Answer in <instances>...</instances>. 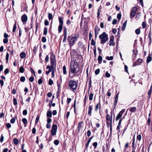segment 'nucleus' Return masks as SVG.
Returning <instances> with one entry per match:
<instances>
[{"label": "nucleus", "mask_w": 152, "mask_h": 152, "mask_svg": "<svg viewBox=\"0 0 152 152\" xmlns=\"http://www.w3.org/2000/svg\"><path fill=\"white\" fill-rule=\"evenodd\" d=\"M79 67L77 62L73 60L71 62L70 71L72 73L76 74L79 71Z\"/></svg>", "instance_id": "1"}, {"label": "nucleus", "mask_w": 152, "mask_h": 152, "mask_svg": "<svg viewBox=\"0 0 152 152\" xmlns=\"http://www.w3.org/2000/svg\"><path fill=\"white\" fill-rule=\"evenodd\" d=\"M78 35L76 34L74 36L69 37L68 40L70 47H71L75 44V42L78 39Z\"/></svg>", "instance_id": "2"}, {"label": "nucleus", "mask_w": 152, "mask_h": 152, "mask_svg": "<svg viewBox=\"0 0 152 152\" xmlns=\"http://www.w3.org/2000/svg\"><path fill=\"white\" fill-rule=\"evenodd\" d=\"M99 38L101 39V43L104 44L108 39L107 35L105 32H103L99 36Z\"/></svg>", "instance_id": "3"}, {"label": "nucleus", "mask_w": 152, "mask_h": 152, "mask_svg": "<svg viewBox=\"0 0 152 152\" xmlns=\"http://www.w3.org/2000/svg\"><path fill=\"white\" fill-rule=\"evenodd\" d=\"M69 86L70 87V89H72L73 91H74L76 89L77 85L75 81L71 80L69 83Z\"/></svg>", "instance_id": "4"}, {"label": "nucleus", "mask_w": 152, "mask_h": 152, "mask_svg": "<svg viewBox=\"0 0 152 152\" xmlns=\"http://www.w3.org/2000/svg\"><path fill=\"white\" fill-rule=\"evenodd\" d=\"M51 66H56V57L53 54H51L50 58Z\"/></svg>", "instance_id": "5"}, {"label": "nucleus", "mask_w": 152, "mask_h": 152, "mask_svg": "<svg viewBox=\"0 0 152 152\" xmlns=\"http://www.w3.org/2000/svg\"><path fill=\"white\" fill-rule=\"evenodd\" d=\"M57 129V126L56 125L53 124L52 125L51 130V134L52 136L56 135Z\"/></svg>", "instance_id": "6"}, {"label": "nucleus", "mask_w": 152, "mask_h": 152, "mask_svg": "<svg viewBox=\"0 0 152 152\" xmlns=\"http://www.w3.org/2000/svg\"><path fill=\"white\" fill-rule=\"evenodd\" d=\"M137 10V9L136 7H134L132 8L130 13V18H132L134 17L135 16Z\"/></svg>", "instance_id": "7"}, {"label": "nucleus", "mask_w": 152, "mask_h": 152, "mask_svg": "<svg viewBox=\"0 0 152 152\" xmlns=\"http://www.w3.org/2000/svg\"><path fill=\"white\" fill-rule=\"evenodd\" d=\"M112 113L111 114V117H110L108 114H107L106 116L107 124V126H108L109 124H110L111 121V124L112 123Z\"/></svg>", "instance_id": "8"}, {"label": "nucleus", "mask_w": 152, "mask_h": 152, "mask_svg": "<svg viewBox=\"0 0 152 152\" xmlns=\"http://www.w3.org/2000/svg\"><path fill=\"white\" fill-rule=\"evenodd\" d=\"M54 66H47V69H49L48 70V71H46V74L48 75V74L51 71H52L53 70H54L53 67Z\"/></svg>", "instance_id": "9"}, {"label": "nucleus", "mask_w": 152, "mask_h": 152, "mask_svg": "<svg viewBox=\"0 0 152 152\" xmlns=\"http://www.w3.org/2000/svg\"><path fill=\"white\" fill-rule=\"evenodd\" d=\"M21 20L23 24H26L27 20V15L25 14L23 15L21 17Z\"/></svg>", "instance_id": "10"}, {"label": "nucleus", "mask_w": 152, "mask_h": 152, "mask_svg": "<svg viewBox=\"0 0 152 152\" xmlns=\"http://www.w3.org/2000/svg\"><path fill=\"white\" fill-rule=\"evenodd\" d=\"M114 37H111L110 40V45H115V43L113 42Z\"/></svg>", "instance_id": "11"}, {"label": "nucleus", "mask_w": 152, "mask_h": 152, "mask_svg": "<svg viewBox=\"0 0 152 152\" xmlns=\"http://www.w3.org/2000/svg\"><path fill=\"white\" fill-rule=\"evenodd\" d=\"M129 110L130 112L134 113L136 110V107H132L129 109H128L127 110Z\"/></svg>", "instance_id": "12"}, {"label": "nucleus", "mask_w": 152, "mask_h": 152, "mask_svg": "<svg viewBox=\"0 0 152 152\" xmlns=\"http://www.w3.org/2000/svg\"><path fill=\"white\" fill-rule=\"evenodd\" d=\"M127 20H126L125 22L123 23V26L121 28V30L122 31H124L125 29L126 26L127 24Z\"/></svg>", "instance_id": "13"}, {"label": "nucleus", "mask_w": 152, "mask_h": 152, "mask_svg": "<svg viewBox=\"0 0 152 152\" xmlns=\"http://www.w3.org/2000/svg\"><path fill=\"white\" fill-rule=\"evenodd\" d=\"M99 31V28L97 26H96L95 28V31L96 36V34H98V32Z\"/></svg>", "instance_id": "14"}, {"label": "nucleus", "mask_w": 152, "mask_h": 152, "mask_svg": "<svg viewBox=\"0 0 152 152\" xmlns=\"http://www.w3.org/2000/svg\"><path fill=\"white\" fill-rule=\"evenodd\" d=\"M92 110V108L91 106H89L88 107V114L90 116L91 115V111Z\"/></svg>", "instance_id": "15"}, {"label": "nucleus", "mask_w": 152, "mask_h": 152, "mask_svg": "<svg viewBox=\"0 0 152 152\" xmlns=\"http://www.w3.org/2000/svg\"><path fill=\"white\" fill-rule=\"evenodd\" d=\"M52 116V111L50 110H48L47 113V116L48 117H51Z\"/></svg>", "instance_id": "16"}, {"label": "nucleus", "mask_w": 152, "mask_h": 152, "mask_svg": "<svg viewBox=\"0 0 152 152\" xmlns=\"http://www.w3.org/2000/svg\"><path fill=\"white\" fill-rule=\"evenodd\" d=\"M151 31L149 32L148 34V37L149 38V43L150 44H151V43L152 42V39H151Z\"/></svg>", "instance_id": "17"}, {"label": "nucleus", "mask_w": 152, "mask_h": 152, "mask_svg": "<svg viewBox=\"0 0 152 152\" xmlns=\"http://www.w3.org/2000/svg\"><path fill=\"white\" fill-rule=\"evenodd\" d=\"M58 20L59 21V25H63V20L62 18L60 17H58Z\"/></svg>", "instance_id": "18"}, {"label": "nucleus", "mask_w": 152, "mask_h": 152, "mask_svg": "<svg viewBox=\"0 0 152 152\" xmlns=\"http://www.w3.org/2000/svg\"><path fill=\"white\" fill-rule=\"evenodd\" d=\"M152 60V58L151 55H149L147 59V63H149Z\"/></svg>", "instance_id": "19"}, {"label": "nucleus", "mask_w": 152, "mask_h": 152, "mask_svg": "<svg viewBox=\"0 0 152 152\" xmlns=\"http://www.w3.org/2000/svg\"><path fill=\"white\" fill-rule=\"evenodd\" d=\"M20 56L21 58H23L25 57L26 54L24 52H22L20 53Z\"/></svg>", "instance_id": "20"}, {"label": "nucleus", "mask_w": 152, "mask_h": 152, "mask_svg": "<svg viewBox=\"0 0 152 152\" xmlns=\"http://www.w3.org/2000/svg\"><path fill=\"white\" fill-rule=\"evenodd\" d=\"M122 116V115L120 113H119L117 115V116H116V121H117L119 119H120V120L121 119V117Z\"/></svg>", "instance_id": "21"}, {"label": "nucleus", "mask_w": 152, "mask_h": 152, "mask_svg": "<svg viewBox=\"0 0 152 152\" xmlns=\"http://www.w3.org/2000/svg\"><path fill=\"white\" fill-rule=\"evenodd\" d=\"M119 94V93H118L117 95L116 96L115 100V106H116V104H117V102L118 100V95Z\"/></svg>", "instance_id": "22"}, {"label": "nucleus", "mask_w": 152, "mask_h": 152, "mask_svg": "<svg viewBox=\"0 0 152 152\" xmlns=\"http://www.w3.org/2000/svg\"><path fill=\"white\" fill-rule=\"evenodd\" d=\"M63 25H59L58 28V30L59 32L60 33L61 31Z\"/></svg>", "instance_id": "23"}, {"label": "nucleus", "mask_w": 152, "mask_h": 152, "mask_svg": "<svg viewBox=\"0 0 152 152\" xmlns=\"http://www.w3.org/2000/svg\"><path fill=\"white\" fill-rule=\"evenodd\" d=\"M99 106H100L99 108L100 109V107H101L100 102L99 103L96 105L95 108V110L96 111H97Z\"/></svg>", "instance_id": "24"}, {"label": "nucleus", "mask_w": 152, "mask_h": 152, "mask_svg": "<svg viewBox=\"0 0 152 152\" xmlns=\"http://www.w3.org/2000/svg\"><path fill=\"white\" fill-rule=\"evenodd\" d=\"M102 56H99L98 58V62L99 64H101V61H102Z\"/></svg>", "instance_id": "25"}, {"label": "nucleus", "mask_w": 152, "mask_h": 152, "mask_svg": "<svg viewBox=\"0 0 152 152\" xmlns=\"http://www.w3.org/2000/svg\"><path fill=\"white\" fill-rule=\"evenodd\" d=\"M13 142L15 145H17L19 143L18 140L16 138H15L13 140Z\"/></svg>", "instance_id": "26"}, {"label": "nucleus", "mask_w": 152, "mask_h": 152, "mask_svg": "<svg viewBox=\"0 0 152 152\" xmlns=\"http://www.w3.org/2000/svg\"><path fill=\"white\" fill-rule=\"evenodd\" d=\"M9 56V54L8 53H6V63H8Z\"/></svg>", "instance_id": "27"}, {"label": "nucleus", "mask_w": 152, "mask_h": 152, "mask_svg": "<svg viewBox=\"0 0 152 152\" xmlns=\"http://www.w3.org/2000/svg\"><path fill=\"white\" fill-rule=\"evenodd\" d=\"M48 17L49 20H51L53 18V16L52 14L51 13H49L48 14Z\"/></svg>", "instance_id": "28"}, {"label": "nucleus", "mask_w": 152, "mask_h": 152, "mask_svg": "<svg viewBox=\"0 0 152 152\" xmlns=\"http://www.w3.org/2000/svg\"><path fill=\"white\" fill-rule=\"evenodd\" d=\"M63 72L64 74L66 75V68L65 66L63 67Z\"/></svg>", "instance_id": "29"}, {"label": "nucleus", "mask_w": 152, "mask_h": 152, "mask_svg": "<svg viewBox=\"0 0 152 152\" xmlns=\"http://www.w3.org/2000/svg\"><path fill=\"white\" fill-rule=\"evenodd\" d=\"M47 28L46 27H45L44 29L43 34L44 35H46L47 33Z\"/></svg>", "instance_id": "30"}, {"label": "nucleus", "mask_w": 152, "mask_h": 152, "mask_svg": "<svg viewBox=\"0 0 152 152\" xmlns=\"http://www.w3.org/2000/svg\"><path fill=\"white\" fill-rule=\"evenodd\" d=\"M78 45L79 47L80 48H83L84 46V45H83V43L81 42H79L78 43Z\"/></svg>", "instance_id": "31"}, {"label": "nucleus", "mask_w": 152, "mask_h": 152, "mask_svg": "<svg viewBox=\"0 0 152 152\" xmlns=\"http://www.w3.org/2000/svg\"><path fill=\"white\" fill-rule=\"evenodd\" d=\"M82 123V122H80L78 125L77 127L79 131H80L81 129Z\"/></svg>", "instance_id": "32"}, {"label": "nucleus", "mask_w": 152, "mask_h": 152, "mask_svg": "<svg viewBox=\"0 0 152 152\" xmlns=\"http://www.w3.org/2000/svg\"><path fill=\"white\" fill-rule=\"evenodd\" d=\"M22 122L24 124L26 125L27 123V119L25 118H23L22 119Z\"/></svg>", "instance_id": "33"}, {"label": "nucleus", "mask_w": 152, "mask_h": 152, "mask_svg": "<svg viewBox=\"0 0 152 152\" xmlns=\"http://www.w3.org/2000/svg\"><path fill=\"white\" fill-rule=\"evenodd\" d=\"M16 28H17V26H16V22H15V24L14 25L13 27V29H12L13 32H15V31L16 30Z\"/></svg>", "instance_id": "34"}, {"label": "nucleus", "mask_w": 152, "mask_h": 152, "mask_svg": "<svg viewBox=\"0 0 152 152\" xmlns=\"http://www.w3.org/2000/svg\"><path fill=\"white\" fill-rule=\"evenodd\" d=\"M24 69L23 67L22 66H21L19 69V71L21 73H23L24 72Z\"/></svg>", "instance_id": "35"}, {"label": "nucleus", "mask_w": 152, "mask_h": 152, "mask_svg": "<svg viewBox=\"0 0 152 152\" xmlns=\"http://www.w3.org/2000/svg\"><path fill=\"white\" fill-rule=\"evenodd\" d=\"M93 94L92 93H91L89 96V99L90 100H92L93 99Z\"/></svg>", "instance_id": "36"}, {"label": "nucleus", "mask_w": 152, "mask_h": 152, "mask_svg": "<svg viewBox=\"0 0 152 152\" xmlns=\"http://www.w3.org/2000/svg\"><path fill=\"white\" fill-rule=\"evenodd\" d=\"M20 81L22 82H24L25 80V78L24 76H22L20 79Z\"/></svg>", "instance_id": "37"}, {"label": "nucleus", "mask_w": 152, "mask_h": 152, "mask_svg": "<svg viewBox=\"0 0 152 152\" xmlns=\"http://www.w3.org/2000/svg\"><path fill=\"white\" fill-rule=\"evenodd\" d=\"M13 104L15 105H16L17 104V101L15 98H14L13 99Z\"/></svg>", "instance_id": "38"}, {"label": "nucleus", "mask_w": 152, "mask_h": 152, "mask_svg": "<svg viewBox=\"0 0 152 152\" xmlns=\"http://www.w3.org/2000/svg\"><path fill=\"white\" fill-rule=\"evenodd\" d=\"M106 59L108 60H112L113 59V57L112 56H107L106 57Z\"/></svg>", "instance_id": "39"}, {"label": "nucleus", "mask_w": 152, "mask_h": 152, "mask_svg": "<svg viewBox=\"0 0 152 152\" xmlns=\"http://www.w3.org/2000/svg\"><path fill=\"white\" fill-rule=\"evenodd\" d=\"M142 26L143 28H144L146 27V25L145 23L144 22H142Z\"/></svg>", "instance_id": "40"}, {"label": "nucleus", "mask_w": 152, "mask_h": 152, "mask_svg": "<svg viewBox=\"0 0 152 152\" xmlns=\"http://www.w3.org/2000/svg\"><path fill=\"white\" fill-rule=\"evenodd\" d=\"M54 144L56 145H58L59 143V141L57 140H55L54 141Z\"/></svg>", "instance_id": "41"}, {"label": "nucleus", "mask_w": 152, "mask_h": 152, "mask_svg": "<svg viewBox=\"0 0 152 152\" xmlns=\"http://www.w3.org/2000/svg\"><path fill=\"white\" fill-rule=\"evenodd\" d=\"M135 33L137 34H139L140 33V31L139 29H137L135 30Z\"/></svg>", "instance_id": "42"}, {"label": "nucleus", "mask_w": 152, "mask_h": 152, "mask_svg": "<svg viewBox=\"0 0 152 152\" xmlns=\"http://www.w3.org/2000/svg\"><path fill=\"white\" fill-rule=\"evenodd\" d=\"M133 54L134 55V57H136V55L137 53V50H133Z\"/></svg>", "instance_id": "43"}, {"label": "nucleus", "mask_w": 152, "mask_h": 152, "mask_svg": "<svg viewBox=\"0 0 152 152\" xmlns=\"http://www.w3.org/2000/svg\"><path fill=\"white\" fill-rule=\"evenodd\" d=\"M48 84L50 85H52L53 84V81L51 79L49 80Z\"/></svg>", "instance_id": "44"}, {"label": "nucleus", "mask_w": 152, "mask_h": 152, "mask_svg": "<svg viewBox=\"0 0 152 152\" xmlns=\"http://www.w3.org/2000/svg\"><path fill=\"white\" fill-rule=\"evenodd\" d=\"M122 121V119H120L119 120V122L118 123V125L117 127V129H119V126L121 124V123Z\"/></svg>", "instance_id": "45"}, {"label": "nucleus", "mask_w": 152, "mask_h": 152, "mask_svg": "<svg viewBox=\"0 0 152 152\" xmlns=\"http://www.w3.org/2000/svg\"><path fill=\"white\" fill-rule=\"evenodd\" d=\"M15 118H14L10 120V123L11 124H14L15 122Z\"/></svg>", "instance_id": "46"}, {"label": "nucleus", "mask_w": 152, "mask_h": 152, "mask_svg": "<svg viewBox=\"0 0 152 152\" xmlns=\"http://www.w3.org/2000/svg\"><path fill=\"white\" fill-rule=\"evenodd\" d=\"M43 82L42 79V78H40L38 80V83L39 84H41Z\"/></svg>", "instance_id": "47"}, {"label": "nucleus", "mask_w": 152, "mask_h": 152, "mask_svg": "<svg viewBox=\"0 0 152 152\" xmlns=\"http://www.w3.org/2000/svg\"><path fill=\"white\" fill-rule=\"evenodd\" d=\"M64 35V39L63 41V42H66V36L67 35Z\"/></svg>", "instance_id": "48"}, {"label": "nucleus", "mask_w": 152, "mask_h": 152, "mask_svg": "<svg viewBox=\"0 0 152 152\" xmlns=\"http://www.w3.org/2000/svg\"><path fill=\"white\" fill-rule=\"evenodd\" d=\"M99 72H100V69H96L95 70V73L96 75H98L99 73Z\"/></svg>", "instance_id": "49"}, {"label": "nucleus", "mask_w": 152, "mask_h": 152, "mask_svg": "<svg viewBox=\"0 0 152 152\" xmlns=\"http://www.w3.org/2000/svg\"><path fill=\"white\" fill-rule=\"evenodd\" d=\"M27 110H24L23 112V114L24 115H26L27 114Z\"/></svg>", "instance_id": "50"}, {"label": "nucleus", "mask_w": 152, "mask_h": 152, "mask_svg": "<svg viewBox=\"0 0 152 152\" xmlns=\"http://www.w3.org/2000/svg\"><path fill=\"white\" fill-rule=\"evenodd\" d=\"M42 41L43 42H46V38L45 37H42Z\"/></svg>", "instance_id": "51"}, {"label": "nucleus", "mask_w": 152, "mask_h": 152, "mask_svg": "<svg viewBox=\"0 0 152 152\" xmlns=\"http://www.w3.org/2000/svg\"><path fill=\"white\" fill-rule=\"evenodd\" d=\"M44 24L46 26H47L49 25V23L47 20H45L44 22Z\"/></svg>", "instance_id": "52"}, {"label": "nucleus", "mask_w": 152, "mask_h": 152, "mask_svg": "<svg viewBox=\"0 0 152 152\" xmlns=\"http://www.w3.org/2000/svg\"><path fill=\"white\" fill-rule=\"evenodd\" d=\"M4 139V137L3 135V134H2L1 135V136L0 138V141L1 142H2Z\"/></svg>", "instance_id": "53"}, {"label": "nucleus", "mask_w": 152, "mask_h": 152, "mask_svg": "<svg viewBox=\"0 0 152 152\" xmlns=\"http://www.w3.org/2000/svg\"><path fill=\"white\" fill-rule=\"evenodd\" d=\"M8 42V39L7 38H4L3 39V42L4 44L7 43Z\"/></svg>", "instance_id": "54"}, {"label": "nucleus", "mask_w": 152, "mask_h": 152, "mask_svg": "<svg viewBox=\"0 0 152 152\" xmlns=\"http://www.w3.org/2000/svg\"><path fill=\"white\" fill-rule=\"evenodd\" d=\"M49 57L48 55H47L45 58V61L46 62H48L49 61Z\"/></svg>", "instance_id": "55"}, {"label": "nucleus", "mask_w": 152, "mask_h": 152, "mask_svg": "<svg viewBox=\"0 0 152 152\" xmlns=\"http://www.w3.org/2000/svg\"><path fill=\"white\" fill-rule=\"evenodd\" d=\"M117 22V20L116 19H114L112 22V24L113 25L115 24Z\"/></svg>", "instance_id": "56"}, {"label": "nucleus", "mask_w": 152, "mask_h": 152, "mask_svg": "<svg viewBox=\"0 0 152 152\" xmlns=\"http://www.w3.org/2000/svg\"><path fill=\"white\" fill-rule=\"evenodd\" d=\"M9 70L8 68L6 69L4 71V73L7 74L9 73Z\"/></svg>", "instance_id": "57"}, {"label": "nucleus", "mask_w": 152, "mask_h": 152, "mask_svg": "<svg viewBox=\"0 0 152 152\" xmlns=\"http://www.w3.org/2000/svg\"><path fill=\"white\" fill-rule=\"evenodd\" d=\"M121 18V14L120 13H118L117 15V18L120 20Z\"/></svg>", "instance_id": "58"}, {"label": "nucleus", "mask_w": 152, "mask_h": 152, "mask_svg": "<svg viewBox=\"0 0 152 152\" xmlns=\"http://www.w3.org/2000/svg\"><path fill=\"white\" fill-rule=\"evenodd\" d=\"M105 76L107 77H109L110 76V75L107 72H106L105 73Z\"/></svg>", "instance_id": "59"}, {"label": "nucleus", "mask_w": 152, "mask_h": 152, "mask_svg": "<svg viewBox=\"0 0 152 152\" xmlns=\"http://www.w3.org/2000/svg\"><path fill=\"white\" fill-rule=\"evenodd\" d=\"M137 139L139 140H141V136L140 134L138 135L137 137Z\"/></svg>", "instance_id": "60"}, {"label": "nucleus", "mask_w": 152, "mask_h": 152, "mask_svg": "<svg viewBox=\"0 0 152 152\" xmlns=\"http://www.w3.org/2000/svg\"><path fill=\"white\" fill-rule=\"evenodd\" d=\"M91 45H95V42L93 39H92L91 40Z\"/></svg>", "instance_id": "61"}, {"label": "nucleus", "mask_w": 152, "mask_h": 152, "mask_svg": "<svg viewBox=\"0 0 152 152\" xmlns=\"http://www.w3.org/2000/svg\"><path fill=\"white\" fill-rule=\"evenodd\" d=\"M34 80V78L33 77H30L29 80L30 81L32 82H33Z\"/></svg>", "instance_id": "62"}, {"label": "nucleus", "mask_w": 152, "mask_h": 152, "mask_svg": "<svg viewBox=\"0 0 152 152\" xmlns=\"http://www.w3.org/2000/svg\"><path fill=\"white\" fill-rule=\"evenodd\" d=\"M91 132L90 130H88L87 132V135L89 137L91 135Z\"/></svg>", "instance_id": "63"}, {"label": "nucleus", "mask_w": 152, "mask_h": 152, "mask_svg": "<svg viewBox=\"0 0 152 152\" xmlns=\"http://www.w3.org/2000/svg\"><path fill=\"white\" fill-rule=\"evenodd\" d=\"M6 127L8 128H10L11 127V125L10 123H7L6 125Z\"/></svg>", "instance_id": "64"}]
</instances>
